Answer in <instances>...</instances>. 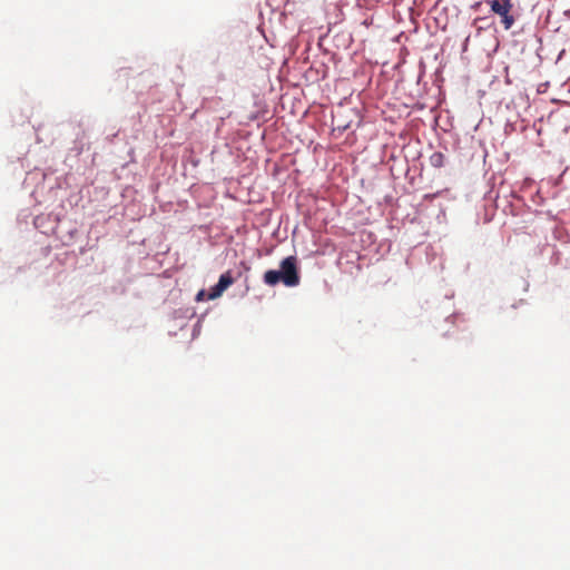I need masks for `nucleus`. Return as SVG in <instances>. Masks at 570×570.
Returning <instances> with one entry per match:
<instances>
[{
    "label": "nucleus",
    "instance_id": "39448f33",
    "mask_svg": "<svg viewBox=\"0 0 570 570\" xmlns=\"http://www.w3.org/2000/svg\"><path fill=\"white\" fill-rule=\"evenodd\" d=\"M224 292L225 289H223L219 286V283H217L215 286L210 288L209 293L207 294V299H215L219 297Z\"/></svg>",
    "mask_w": 570,
    "mask_h": 570
},
{
    "label": "nucleus",
    "instance_id": "f03ea898",
    "mask_svg": "<svg viewBox=\"0 0 570 570\" xmlns=\"http://www.w3.org/2000/svg\"><path fill=\"white\" fill-rule=\"evenodd\" d=\"M491 11L501 17V22L505 30L511 29L514 24V17L510 13L513 4L511 0H492L490 1Z\"/></svg>",
    "mask_w": 570,
    "mask_h": 570
},
{
    "label": "nucleus",
    "instance_id": "20e7f679",
    "mask_svg": "<svg viewBox=\"0 0 570 570\" xmlns=\"http://www.w3.org/2000/svg\"><path fill=\"white\" fill-rule=\"evenodd\" d=\"M218 283H219V286L226 291L234 283V278H233L230 272L228 271V272L222 274L218 279Z\"/></svg>",
    "mask_w": 570,
    "mask_h": 570
},
{
    "label": "nucleus",
    "instance_id": "423d86ee",
    "mask_svg": "<svg viewBox=\"0 0 570 570\" xmlns=\"http://www.w3.org/2000/svg\"><path fill=\"white\" fill-rule=\"evenodd\" d=\"M205 296L207 297V294L205 293L204 289L199 291L197 296H196V299L197 301H204L205 299Z\"/></svg>",
    "mask_w": 570,
    "mask_h": 570
},
{
    "label": "nucleus",
    "instance_id": "f257e3e1",
    "mask_svg": "<svg viewBox=\"0 0 570 570\" xmlns=\"http://www.w3.org/2000/svg\"><path fill=\"white\" fill-rule=\"evenodd\" d=\"M282 282L285 286L293 287L299 284L297 269V259L295 256H288L281 262V269H269L264 274V283L275 286Z\"/></svg>",
    "mask_w": 570,
    "mask_h": 570
},
{
    "label": "nucleus",
    "instance_id": "7ed1b4c3",
    "mask_svg": "<svg viewBox=\"0 0 570 570\" xmlns=\"http://www.w3.org/2000/svg\"><path fill=\"white\" fill-rule=\"evenodd\" d=\"M445 156L441 151H435L430 156V164L435 168H441L444 166Z\"/></svg>",
    "mask_w": 570,
    "mask_h": 570
}]
</instances>
